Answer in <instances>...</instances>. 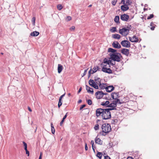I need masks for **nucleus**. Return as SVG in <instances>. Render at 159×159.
Wrapping results in <instances>:
<instances>
[{
	"instance_id": "nucleus-29",
	"label": "nucleus",
	"mask_w": 159,
	"mask_h": 159,
	"mask_svg": "<svg viewBox=\"0 0 159 159\" xmlns=\"http://www.w3.org/2000/svg\"><path fill=\"white\" fill-rule=\"evenodd\" d=\"M51 130L52 133V134H54L55 132V130L52 123H51Z\"/></svg>"
},
{
	"instance_id": "nucleus-18",
	"label": "nucleus",
	"mask_w": 159,
	"mask_h": 159,
	"mask_svg": "<svg viewBox=\"0 0 159 159\" xmlns=\"http://www.w3.org/2000/svg\"><path fill=\"white\" fill-rule=\"evenodd\" d=\"M111 96L112 98L115 100H117V99H118V96L117 93H112L111 94Z\"/></svg>"
},
{
	"instance_id": "nucleus-53",
	"label": "nucleus",
	"mask_w": 159,
	"mask_h": 159,
	"mask_svg": "<svg viewBox=\"0 0 159 159\" xmlns=\"http://www.w3.org/2000/svg\"><path fill=\"white\" fill-rule=\"evenodd\" d=\"M127 159H134L131 157H127Z\"/></svg>"
},
{
	"instance_id": "nucleus-6",
	"label": "nucleus",
	"mask_w": 159,
	"mask_h": 159,
	"mask_svg": "<svg viewBox=\"0 0 159 159\" xmlns=\"http://www.w3.org/2000/svg\"><path fill=\"white\" fill-rule=\"evenodd\" d=\"M104 110L102 115V119L104 120H107L110 118L111 117L110 110L107 108L104 109Z\"/></svg>"
},
{
	"instance_id": "nucleus-39",
	"label": "nucleus",
	"mask_w": 159,
	"mask_h": 159,
	"mask_svg": "<svg viewBox=\"0 0 159 159\" xmlns=\"http://www.w3.org/2000/svg\"><path fill=\"white\" fill-rule=\"evenodd\" d=\"M154 16V15L153 14H150L149 16H148L147 17V19H151L152 18H153Z\"/></svg>"
},
{
	"instance_id": "nucleus-9",
	"label": "nucleus",
	"mask_w": 159,
	"mask_h": 159,
	"mask_svg": "<svg viewBox=\"0 0 159 159\" xmlns=\"http://www.w3.org/2000/svg\"><path fill=\"white\" fill-rule=\"evenodd\" d=\"M98 69V67L97 66L93 67L92 69L91 68L88 73V77H89L91 74H93L97 71Z\"/></svg>"
},
{
	"instance_id": "nucleus-19",
	"label": "nucleus",
	"mask_w": 159,
	"mask_h": 159,
	"mask_svg": "<svg viewBox=\"0 0 159 159\" xmlns=\"http://www.w3.org/2000/svg\"><path fill=\"white\" fill-rule=\"evenodd\" d=\"M86 89L87 92L91 94H93V89L92 88H90L87 85H86Z\"/></svg>"
},
{
	"instance_id": "nucleus-23",
	"label": "nucleus",
	"mask_w": 159,
	"mask_h": 159,
	"mask_svg": "<svg viewBox=\"0 0 159 159\" xmlns=\"http://www.w3.org/2000/svg\"><path fill=\"white\" fill-rule=\"evenodd\" d=\"M39 34V32L37 31H34L30 33V35L33 36H36L38 35Z\"/></svg>"
},
{
	"instance_id": "nucleus-52",
	"label": "nucleus",
	"mask_w": 159,
	"mask_h": 159,
	"mask_svg": "<svg viewBox=\"0 0 159 159\" xmlns=\"http://www.w3.org/2000/svg\"><path fill=\"white\" fill-rule=\"evenodd\" d=\"M82 88H81V87H80V88L79 89V91H78V93H80L81 92V90H82Z\"/></svg>"
},
{
	"instance_id": "nucleus-16",
	"label": "nucleus",
	"mask_w": 159,
	"mask_h": 159,
	"mask_svg": "<svg viewBox=\"0 0 159 159\" xmlns=\"http://www.w3.org/2000/svg\"><path fill=\"white\" fill-rule=\"evenodd\" d=\"M121 53L126 56H128L129 54V50L126 48H123L121 50Z\"/></svg>"
},
{
	"instance_id": "nucleus-45",
	"label": "nucleus",
	"mask_w": 159,
	"mask_h": 159,
	"mask_svg": "<svg viewBox=\"0 0 159 159\" xmlns=\"http://www.w3.org/2000/svg\"><path fill=\"white\" fill-rule=\"evenodd\" d=\"M65 94H63V95L61 96L59 98V99L62 100V98L65 96Z\"/></svg>"
},
{
	"instance_id": "nucleus-36",
	"label": "nucleus",
	"mask_w": 159,
	"mask_h": 159,
	"mask_svg": "<svg viewBox=\"0 0 159 159\" xmlns=\"http://www.w3.org/2000/svg\"><path fill=\"white\" fill-rule=\"evenodd\" d=\"M62 103L61 102V100L59 99L58 105V107L60 108L61 106L62 105Z\"/></svg>"
},
{
	"instance_id": "nucleus-42",
	"label": "nucleus",
	"mask_w": 159,
	"mask_h": 159,
	"mask_svg": "<svg viewBox=\"0 0 159 159\" xmlns=\"http://www.w3.org/2000/svg\"><path fill=\"white\" fill-rule=\"evenodd\" d=\"M75 27L73 26L70 28V30L71 31L74 30L75 29Z\"/></svg>"
},
{
	"instance_id": "nucleus-26",
	"label": "nucleus",
	"mask_w": 159,
	"mask_h": 159,
	"mask_svg": "<svg viewBox=\"0 0 159 159\" xmlns=\"http://www.w3.org/2000/svg\"><path fill=\"white\" fill-rule=\"evenodd\" d=\"M67 113H66V114L64 116V117L62 118V120L61 121L60 124L61 126H62L63 123L64 122L65 119L66 118L67 116Z\"/></svg>"
},
{
	"instance_id": "nucleus-25",
	"label": "nucleus",
	"mask_w": 159,
	"mask_h": 159,
	"mask_svg": "<svg viewBox=\"0 0 159 159\" xmlns=\"http://www.w3.org/2000/svg\"><path fill=\"white\" fill-rule=\"evenodd\" d=\"M112 37L115 39H119L120 38V35L118 34H115L112 35Z\"/></svg>"
},
{
	"instance_id": "nucleus-54",
	"label": "nucleus",
	"mask_w": 159,
	"mask_h": 159,
	"mask_svg": "<svg viewBox=\"0 0 159 159\" xmlns=\"http://www.w3.org/2000/svg\"><path fill=\"white\" fill-rule=\"evenodd\" d=\"M28 109L29 110V111H30V112L32 111L31 109L29 107H28Z\"/></svg>"
},
{
	"instance_id": "nucleus-13",
	"label": "nucleus",
	"mask_w": 159,
	"mask_h": 159,
	"mask_svg": "<svg viewBox=\"0 0 159 159\" xmlns=\"http://www.w3.org/2000/svg\"><path fill=\"white\" fill-rule=\"evenodd\" d=\"M129 39L132 42H138L139 41L138 38L135 36H134L132 37H129Z\"/></svg>"
},
{
	"instance_id": "nucleus-34",
	"label": "nucleus",
	"mask_w": 159,
	"mask_h": 159,
	"mask_svg": "<svg viewBox=\"0 0 159 159\" xmlns=\"http://www.w3.org/2000/svg\"><path fill=\"white\" fill-rule=\"evenodd\" d=\"M62 8L63 7L61 4H59L57 6V8L59 10H61Z\"/></svg>"
},
{
	"instance_id": "nucleus-24",
	"label": "nucleus",
	"mask_w": 159,
	"mask_h": 159,
	"mask_svg": "<svg viewBox=\"0 0 159 159\" xmlns=\"http://www.w3.org/2000/svg\"><path fill=\"white\" fill-rule=\"evenodd\" d=\"M109 102L108 101H107L105 102H101V105L102 106H107L108 107V105L109 104Z\"/></svg>"
},
{
	"instance_id": "nucleus-2",
	"label": "nucleus",
	"mask_w": 159,
	"mask_h": 159,
	"mask_svg": "<svg viewBox=\"0 0 159 159\" xmlns=\"http://www.w3.org/2000/svg\"><path fill=\"white\" fill-rule=\"evenodd\" d=\"M131 29V25L125 27L119 30V33L123 36H126L129 33V31Z\"/></svg>"
},
{
	"instance_id": "nucleus-12",
	"label": "nucleus",
	"mask_w": 159,
	"mask_h": 159,
	"mask_svg": "<svg viewBox=\"0 0 159 159\" xmlns=\"http://www.w3.org/2000/svg\"><path fill=\"white\" fill-rule=\"evenodd\" d=\"M129 17V16L128 15L124 14L121 16L120 19L123 21H127L128 20Z\"/></svg>"
},
{
	"instance_id": "nucleus-59",
	"label": "nucleus",
	"mask_w": 159,
	"mask_h": 159,
	"mask_svg": "<svg viewBox=\"0 0 159 159\" xmlns=\"http://www.w3.org/2000/svg\"><path fill=\"white\" fill-rule=\"evenodd\" d=\"M1 54L2 55H3V53H1Z\"/></svg>"
},
{
	"instance_id": "nucleus-27",
	"label": "nucleus",
	"mask_w": 159,
	"mask_h": 159,
	"mask_svg": "<svg viewBox=\"0 0 159 159\" xmlns=\"http://www.w3.org/2000/svg\"><path fill=\"white\" fill-rule=\"evenodd\" d=\"M98 85H99L100 88L102 89H105L106 87L105 85V84H101L100 82V84H99Z\"/></svg>"
},
{
	"instance_id": "nucleus-47",
	"label": "nucleus",
	"mask_w": 159,
	"mask_h": 159,
	"mask_svg": "<svg viewBox=\"0 0 159 159\" xmlns=\"http://www.w3.org/2000/svg\"><path fill=\"white\" fill-rule=\"evenodd\" d=\"M26 152V154H27L28 156H29V151L27 150H25Z\"/></svg>"
},
{
	"instance_id": "nucleus-46",
	"label": "nucleus",
	"mask_w": 159,
	"mask_h": 159,
	"mask_svg": "<svg viewBox=\"0 0 159 159\" xmlns=\"http://www.w3.org/2000/svg\"><path fill=\"white\" fill-rule=\"evenodd\" d=\"M85 150L86 151H87L88 150V147L87 146V144L86 143H85Z\"/></svg>"
},
{
	"instance_id": "nucleus-55",
	"label": "nucleus",
	"mask_w": 159,
	"mask_h": 159,
	"mask_svg": "<svg viewBox=\"0 0 159 159\" xmlns=\"http://www.w3.org/2000/svg\"><path fill=\"white\" fill-rule=\"evenodd\" d=\"M82 102V100L81 99L79 100L78 102V103H80Z\"/></svg>"
},
{
	"instance_id": "nucleus-22",
	"label": "nucleus",
	"mask_w": 159,
	"mask_h": 159,
	"mask_svg": "<svg viewBox=\"0 0 159 159\" xmlns=\"http://www.w3.org/2000/svg\"><path fill=\"white\" fill-rule=\"evenodd\" d=\"M63 69V66L61 65L58 64L57 68L58 72L59 73H60L62 71Z\"/></svg>"
},
{
	"instance_id": "nucleus-31",
	"label": "nucleus",
	"mask_w": 159,
	"mask_h": 159,
	"mask_svg": "<svg viewBox=\"0 0 159 159\" xmlns=\"http://www.w3.org/2000/svg\"><path fill=\"white\" fill-rule=\"evenodd\" d=\"M97 156L99 159H101L102 156V153L100 152H98L97 154Z\"/></svg>"
},
{
	"instance_id": "nucleus-60",
	"label": "nucleus",
	"mask_w": 159,
	"mask_h": 159,
	"mask_svg": "<svg viewBox=\"0 0 159 159\" xmlns=\"http://www.w3.org/2000/svg\"><path fill=\"white\" fill-rule=\"evenodd\" d=\"M92 148L94 147V145H93V147H92Z\"/></svg>"
},
{
	"instance_id": "nucleus-17",
	"label": "nucleus",
	"mask_w": 159,
	"mask_h": 159,
	"mask_svg": "<svg viewBox=\"0 0 159 159\" xmlns=\"http://www.w3.org/2000/svg\"><path fill=\"white\" fill-rule=\"evenodd\" d=\"M114 89V87L113 86H109L106 87L105 88L106 91L108 92H110Z\"/></svg>"
},
{
	"instance_id": "nucleus-30",
	"label": "nucleus",
	"mask_w": 159,
	"mask_h": 159,
	"mask_svg": "<svg viewBox=\"0 0 159 159\" xmlns=\"http://www.w3.org/2000/svg\"><path fill=\"white\" fill-rule=\"evenodd\" d=\"M150 26H151V29L153 30H154L155 25L153 24L152 22H151L150 24Z\"/></svg>"
},
{
	"instance_id": "nucleus-15",
	"label": "nucleus",
	"mask_w": 159,
	"mask_h": 159,
	"mask_svg": "<svg viewBox=\"0 0 159 159\" xmlns=\"http://www.w3.org/2000/svg\"><path fill=\"white\" fill-rule=\"evenodd\" d=\"M113 46L115 48H120L121 46L117 41H114L112 44Z\"/></svg>"
},
{
	"instance_id": "nucleus-14",
	"label": "nucleus",
	"mask_w": 159,
	"mask_h": 159,
	"mask_svg": "<svg viewBox=\"0 0 159 159\" xmlns=\"http://www.w3.org/2000/svg\"><path fill=\"white\" fill-rule=\"evenodd\" d=\"M121 3H122L124 5L129 6L131 5L132 2L129 0H121Z\"/></svg>"
},
{
	"instance_id": "nucleus-41",
	"label": "nucleus",
	"mask_w": 159,
	"mask_h": 159,
	"mask_svg": "<svg viewBox=\"0 0 159 159\" xmlns=\"http://www.w3.org/2000/svg\"><path fill=\"white\" fill-rule=\"evenodd\" d=\"M117 0H116V1L115 0H113V1H112V4L113 5V6H115V5L116 3V2H117Z\"/></svg>"
},
{
	"instance_id": "nucleus-32",
	"label": "nucleus",
	"mask_w": 159,
	"mask_h": 159,
	"mask_svg": "<svg viewBox=\"0 0 159 159\" xmlns=\"http://www.w3.org/2000/svg\"><path fill=\"white\" fill-rule=\"evenodd\" d=\"M119 16H116L115 17V18L114 19V21L117 23L119 21Z\"/></svg>"
},
{
	"instance_id": "nucleus-56",
	"label": "nucleus",
	"mask_w": 159,
	"mask_h": 159,
	"mask_svg": "<svg viewBox=\"0 0 159 159\" xmlns=\"http://www.w3.org/2000/svg\"><path fill=\"white\" fill-rule=\"evenodd\" d=\"M94 148H95V147L92 148L93 149L94 152H95V149Z\"/></svg>"
},
{
	"instance_id": "nucleus-57",
	"label": "nucleus",
	"mask_w": 159,
	"mask_h": 159,
	"mask_svg": "<svg viewBox=\"0 0 159 159\" xmlns=\"http://www.w3.org/2000/svg\"><path fill=\"white\" fill-rule=\"evenodd\" d=\"M25 150H27V147H25Z\"/></svg>"
},
{
	"instance_id": "nucleus-43",
	"label": "nucleus",
	"mask_w": 159,
	"mask_h": 159,
	"mask_svg": "<svg viewBox=\"0 0 159 159\" xmlns=\"http://www.w3.org/2000/svg\"><path fill=\"white\" fill-rule=\"evenodd\" d=\"M88 69L85 70L84 71L83 75H82V77L84 76L86 74Z\"/></svg>"
},
{
	"instance_id": "nucleus-10",
	"label": "nucleus",
	"mask_w": 159,
	"mask_h": 159,
	"mask_svg": "<svg viewBox=\"0 0 159 159\" xmlns=\"http://www.w3.org/2000/svg\"><path fill=\"white\" fill-rule=\"evenodd\" d=\"M106 93H104L101 91H98L95 93V95L97 99H99L102 98L104 95H106Z\"/></svg>"
},
{
	"instance_id": "nucleus-35",
	"label": "nucleus",
	"mask_w": 159,
	"mask_h": 159,
	"mask_svg": "<svg viewBox=\"0 0 159 159\" xmlns=\"http://www.w3.org/2000/svg\"><path fill=\"white\" fill-rule=\"evenodd\" d=\"M35 17H34L32 18V21L33 25L34 26L35 25Z\"/></svg>"
},
{
	"instance_id": "nucleus-11",
	"label": "nucleus",
	"mask_w": 159,
	"mask_h": 159,
	"mask_svg": "<svg viewBox=\"0 0 159 159\" xmlns=\"http://www.w3.org/2000/svg\"><path fill=\"white\" fill-rule=\"evenodd\" d=\"M104 109L98 108L96 111V115L97 117H98L101 115H102V112L104 111Z\"/></svg>"
},
{
	"instance_id": "nucleus-7",
	"label": "nucleus",
	"mask_w": 159,
	"mask_h": 159,
	"mask_svg": "<svg viewBox=\"0 0 159 159\" xmlns=\"http://www.w3.org/2000/svg\"><path fill=\"white\" fill-rule=\"evenodd\" d=\"M102 132L106 134L110 132L111 129L110 125L106 123L102 125Z\"/></svg>"
},
{
	"instance_id": "nucleus-40",
	"label": "nucleus",
	"mask_w": 159,
	"mask_h": 159,
	"mask_svg": "<svg viewBox=\"0 0 159 159\" xmlns=\"http://www.w3.org/2000/svg\"><path fill=\"white\" fill-rule=\"evenodd\" d=\"M87 102L89 105H91L92 104V101L90 99L88 100L87 101Z\"/></svg>"
},
{
	"instance_id": "nucleus-20",
	"label": "nucleus",
	"mask_w": 159,
	"mask_h": 159,
	"mask_svg": "<svg viewBox=\"0 0 159 159\" xmlns=\"http://www.w3.org/2000/svg\"><path fill=\"white\" fill-rule=\"evenodd\" d=\"M121 10L123 11H125L129 9V7L128 6L124 5L121 6Z\"/></svg>"
},
{
	"instance_id": "nucleus-1",
	"label": "nucleus",
	"mask_w": 159,
	"mask_h": 159,
	"mask_svg": "<svg viewBox=\"0 0 159 159\" xmlns=\"http://www.w3.org/2000/svg\"><path fill=\"white\" fill-rule=\"evenodd\" d=\"M115 64V62H112L107 58L104 59L103 62L101 64V67L102 68V71L103 72L109 74L112 73V71L110 69V65H113Z\"/></svg>"
},
{
	"instance_id": "nucleus-4",
	"label": "nucleus",
	"mask_w": 159,
	"mask_h": 159,
	"mask_svg": "<svg viewBox=\"0 0 159 159\" xmlns=\"http://www.w3.org/2000/svg\"><path fill=\"white\" fill-rule=\"evenodd\" d=\"M100 79L98 78L95 80V82L93 80H90L89 81V84L92 87H93L95 89H98V85L100 84Z\"/></svg>"
},
{
	"instance_id": "nucleus-49",
	"label": "nucleus",
	"mask_w": 159,
	"mask_h": 159,
	"mask_svg": "<svg viewBox=\"0 0 159 159\" xmlns=\"http://www.w3.org/2000/svg\"><path fill=\"white\" fill-rule=\"evenodd\" d=\"M42 153L41 152L40 153V155L39 156V159H42Z\"/></svg>"
},
{
	"instance_id": "nucleus-8",
	"label": "nucleus",
	"mask_w": 159,
	"mask_h": 159,
	"mask_svg": "<svg viewBox=\"0 0 159 159\" xmlns=\"http://www.w3.org/2000/svg\"><path fill=\"white\" fill-rule=\"evenodd\" d=\"M120 43L123 47L125 48H129L130 46V43L128 40H124L122 41Z\"/></svg>"
},
{
	"instance_id": "nucleus-58",
	"label": "nucleus",
	"mask_w": 159,
	"mask_h": 159,
	"mask_svg": "<svg viewBox=\"0 0 159 159\" xmlns=\"http://www.w3.org/2000/svg\"><path fill=\"white\" fill-rule=\"evenodd\" d=\"M91 6H92V5H90L88 7H91Z\"/></svg>"
},
{
	"instance_id": "nucleus-44",
	"label": "nucleus",
	"mask_w": 159,
	"mask_h": 159,
	"mask_svg": "<svg viewBox=\"0 0 159 159\" xmlns=\"http://www.w3.org/2000/svg\"><path fill=\"white\" fill-rule=\"evenodd\" d=\"M85 107V105H82L80 107V110H82L83 108H84V107Z\"/></svg>"
},
{
	"instance_id": "nucleus-38",
	"label": "nucleus",
	"mask_w": 159,
	"mask_h": 159,
	"mask_svg": "<svg viewBox=\"0 0 159 159\" xmlns=\"http://www.w3.org/2000/svg\"><path fill=\"white\" fill-rule=\"evenodd\" d=\"M94 129L95 130H97L99 129V125L98 124H97L95 125L94 127Z\"/></svg>"
},
{
	"instance_id": "nucleus-51",
	"label": "nucleus",
	"mask_w": 159,
	"mask_h": 159,
	"mask_svg": "<svg viewBox=\"0 0 159 159\" xmlns=\"http://www.w3.org/2000/svg\"><path fill=\"white\" fill-rule=\"evenodd\" d=\"M91 143L92 145V147H93V145H94V142L93 140H92L91 141Z\"/></svg>"
},
{
	"instance_id": "nucleus-28",
	"label": "nucleus",
	"mask_w": 159,
	"mask_h": 159,
	"mask_svg": "<svg viewBox=\"0 0 159 159\" xmlns=\"http://www.w3.org/2000/svg\"><path fill=\"white\" fill-rule=\"evenodd\" d=\"M108 52H111V53H116V50L112 48H109L108 49Z\"/></svg>"
},
{
	"instance_id": "nucleus-50",
	"label": "nucleus",
	"mask_w": 159,
	"mask_h": 159,
	"mask_svg": "<svg viewBox=\"0 0 159 159\" xmlns=\"http://www.w3.org/2000/svg\"><path fill=\"white\" fill-rule=\"evenodd\" d=\"M104 158L105 159H111L110 157L108 156H105Z\"/></svg>"
},
{
	"instance_id": "nucleus-33",
	"label": "nucleus",
	"mask_w": 159,
	"mask_h": 159,
	"mask_svg": "<svg viewBox=\"0 0 159 159\" xmlns=\"http://www.w3.org/2000/svg\"><path fill=\"white\" fill-rule=\"evenodd\" d=\"M116 28L115 27H113L110 29V31L112 33L116 31Z\"/></svg>"
},
{
	"instance_id": "nucleus-5",
	"label": "nucleus",
	"mask_w": 159,
	"mask_h": 159,
	"mask_svg": "<svg viewBox=\"0 0 159 159\" xmlns=\"http://www.w3.org/2000/svg\"><path fill=\"white\" fill-rule=\"evenodd\" d=\"M118 103L120 104H122V102L120 101L119 99L113 101L112 102L109 104L108 105V107H110V108L108 109L110 110H116V107L117 106V104Z\"/></svg>"
},
{
	"instance_id": "nucleus-3",
	"label": "nucleus",
	"mask_w": 159,
	"mask_h": 159,
	"mask_svg": "<svg viewBox=\"0 0 159 159\" xmlns=\"http://www.w3.org/2000/svg\"><path fill=\"white\" fill-rule=\"evenodd\" d=\"M109 55L110 58L112 60L117 62H119L120 61L121 57H122L121 54L118 52L110 53Z\"/></svg>"
},
{
	"instance_id": "nucleus-21",
	"label": "nucleus",
	"mask_w": 159,
	"mask_h": 159,
	"mask_svg": "<svg viewBox=\"0 0 159 159\" xmlns=\"http://www.w3.org/2000/svg\"><path fill=\"white\" fill-rule=\"evenodd\" d=\"M95 142L96 143L100 145H102V141L99 138L97 137L95 139Z\"/></svg>"
},
{
	"instance_id": "nucleus-37",
	"label": "nucleus",
	"mask_w": 159,
	"mask_h": 159,
	"mask_svg": "<svg viewBox=\"0 0 159 159\" xmlns=\"http://www.w3.org/2000/svg\"><path fill=\"white\" fill-rule=\"evenodd\" d=\"M71 20V17L70 16H67L66 18V20L67 21H70Z\"/></svg>"
},
{
	"instance_id": "nucleus-48",
	"label": "nucleus",
	"mask_w": 159,
	"mask_h": 159,
	"mask_svg": "<svg viewBox=\"0 0 159 159\" xmlns=\"http://www.w3.org/2000/svg\"><path fill=\"white\" fill-rule=\"evenodd\" d=\"M24 147H27V144L24 142H23Z\"/></svg>"
}]
</instances>
